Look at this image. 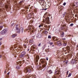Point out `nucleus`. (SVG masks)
<instances>
[{"instance_id": "30", "label": "nucleus", "mask_w": 78, "mask_h": 78, "mask_svg": "<svg viewBox=\"0 0 78 78\" xmlns=\"http://www.w3.org/2000/svg\"><path fill=\"white\" fill-rule=\"evenodd\" d=\"M38 0V2H39L40 3H41L42 2V1H44V0Z\"/></svg>"}, {"instance_id": "3", "label": "nucleus", "mask_w": 78, "mask_h": 78, "mask_svg": "<svg viewBox=\"0 0 78 78\" xmlns=\"http://www.w3.org/2000/svg\"><path fill=\"white\" fill-rule=\"evenodd\" d=\"M5 7L6 9L10 8H11V5H10V4H9V2L7 1L6 4H5Z\"/></svg>"}, {"instance_id": "56", "label": "nucleus", "mask_w": 78, "mask_h": 78, "mask_svg": "<svg viewBox=\"0 0 78 78\" xmlns=\"http://www.w3.org/2000/svg\"><path fill=\"white\" fill-rule=\"evenodd\" d=\"M2 45V42H0V45Z\"/></svg>"}, {"instance_id": "39", "label": "nucleus", "mask_w": 78, "mask_h": 78, "mask_svg": "<svg viewBox=\"0 0 78 78\" xmlns=\"http://www.w3.org/2000/svg\"><path fill=\"white\" fill-rule=\"evenodd\" d=\"M24 48H27V45L26 44H24Z\"/></svg>"}, {"instance_id": "16", "label": "nucleus", "mask_w": 78, "mask_h": 78, "mask_svg": "<svg viewBox=\"0 0 78 78\" xmlns=\"http://www.w3.org/2000/svg\"><path fill=\"white\" fill-rule=\"evenodd\" d=\"M64 32H62V33L61 34V37H64Z\"/></svg>"}, {"instance_id": "9", "label": "nucleus", "mask_w": 78, "mask_h": 78, "mask_svg": "<svg viewBox=\"0 0 78 78\" xmlns=\"http://www.w3.org/2000/svg\"><path fill=\"white\" fill-rule=\"evenodd\" d=\"M27 31H28V32H30V30H31V27L30 26L28 27V28L26 29Z\"/></svg>"}, {"instance_id": "36", "label": "nucleus", "mask_w": 78, "mask_h": 78, "mask_svg": "<svg viewBox=\"0 0 78 78\" xmlns=\"http://www.w3.org/2000/svg\"><path fill=\"white\" fill-rule=\"evenodd\" d=\"M66 48L67 50H70V48L68 46L66 47Z\"/></svg>"}, {"instance_id": "46", "label": "nucleus", "mask_w": 78, "mask_h": 78, "mask_svg": "<svg viewBox=\"0 0 78 78\" xmlns=\"http://www.w3.org/2000/svg\"><path fill=\"white\" fill-rule=\"evenodd\" d=\"M36 62H38V59H36Z\"/></svg>"}, {"instance_id": "48", "label": "nucleus", "mask_w": 78, "mask_h": 78, "mask_svg": "<svg viewBox=\"0 0 78 78\" xmlns=\"http://www.w3.org/2000/svg\"><path fill=\"white\" fill-rule=\"evenodd\" d=\"M46 59L47 61H48V57L46 58Z\"/></svg>"}, {"instance_id": "34", "label": "nucleus", "mask_w": 78, "mask_h": 78, "mask_svg": "<svg viewBox=\"0 0 78 78\" xmlns=\"http://www.w3.org/2000/svg\"><path fill=\"white\" fill-rule=\"evenodd\" d=\"M29 60H27V64H29V63H30V62H29Z\"/></svg>"}, {"instance_id": "26", "label": "nucleus", "mask_w": 78, "mask_h": 78, "mask_svg": "<svg viewBox=\"0 0 78 78\" xmlns=\"http://www.w3.org/2000/svg\"><path fill=\"white\" fill-rule=\"evenodd\" d=\"M7 75L6 76V77L8 78V77H9V72L7 73Z\"/></svg>"}, {"instance_id": "6", "label": "nucleus", "mask_w": 78, "mask_h": 78, "mask_svg": "<svg viewBox=\"0 0 78 78\" xmlns=\"http://www.w3.org/2000/svg\"><path fill=\"white\" fill-rule=\"evenodd\" d=\"M7 32V29H5L3 30L1 32V34H4Z\"/></svg>"}, {"instance_id": "49", "label": "nucleus", "mask_w": 78, "mask_h": 78, "mask_svg": "<svg viewBox=\"0 0 78 78\" xmlns=\"http://www.w3.org/2000/svg\"><path fill=\"white\" fill-rule=\"evenodd\" d=\"M41 27H42V25H40L39 26V28H40Z\"/></svg>"}, {"instance_id": "62", "label": "nucleus", "mask_w": 78, "mask_h": 78, "mask_svg": "<svg viewBox=\"0 0 78 78\" xmlns=\"http://www.w3.org/2000/svg\"><path fill=\"white\" fill-rule=\"evenodd\" d=\"M15 58H16V57H17V56H15Z\"/></svg>"}, {"instance_id": "11", "label": "nucleus", "mask_w": 78, "mask_h": 78, "mask_svg": "<svg viewBox=\"0 0 78 78\" xmlns=\"http://www.w3.org/2000/svg\"><path fill=\"white\" fill-rule=\"evenodd\" d=\"M37 38H41V34H38L37 35Z\"/></svg>"}, {"instance_id": "51", "label": "nucleus", "mask_w": 78, "mask_h": 78, "mask_svg": "<svg viewBox=\"0 0 78 78\" xmlns=\"http://www.w3.org/2000/svg\"><path fill=\"white\" fill-rule=\"evenodd\" d=\"M14 23H12L11 25V26H13V25H14Z\"/></svg>"}, {"instance_id": "19", "label": "nucleus", "mask_w": 78, "mask_h": 78, "mask_svg": "<svg viewBox=\"0 0 78 78\" xmlns=\"http://www.w3.org/2000/svg\"><path fill=\"white\" fill-rule=\"evenodd\" d=\"M48 6H49V8H46L44 9L45 10V11L47 10V9H48V8H50V6H51V5L50 4V5H48Z\"/></svg>"}, {"instance_id": "60", "label": "nucleus", "mask_w": 78, "mask_h": 78, "mask_svg": "<svg viewBox=\"0 0 78 78\" xmlns=\"http://www.w3.org/2000/svg\"><path fill=\"white\" fill-rule=\"evenodd\" d=\"M78 45H77V47H76V48H78Z\"/></svg>"}, {"instance_id": "18", "label": "nucleus", "mask_w": 78, "mask_h": 78, "mask_svg": "<svg viewBox=\"0 0 78 78\" xmlns=\"http://www.w3.org/2000/svg\"><path fill=\"white\" fill-rule=\"evenodd\" d=\"M41 64H45V61L44 60H42L41 61Z\"/></svg>"}, {"instance_id": "23", "label": "nucleus", "mask_w": 78, "mask_h": 78, "mask_svg": "<svg viewBox=\"0 0 78 78\" xmlns=\"http://www.w3.org/2000/svg\"><path fill=\"white\" fill-rule=\"evenodd\" d=\"M17 62V64H21V61H16Z\"/></svg>"}, {"instance_id": "7", "label": "nucleus", "mask_w": 78, "mask_h": 78, "mask_svg": "<svg viewBox=\"0 0 78 78\" xmlns=\"http://www.w3.org/2000/svg\"><path fill=\"white\" fill-rule=\"evenodd\" d=\"M45 21L47 23H49V22H50V18L48 17L46 18L45 19Z\"/></svg>"}, {"instance_id": "52", "label": "nucleus", "mask_w": 78, "mask_h": 78, "mask_svg": "<svg viewBox=\"0 0 78 78\" xmlns=\"http://www.w3.org/2000/svg\"><path fill=\"white\" fill-rule=\"evenodd\" d=\"M2 55H0V58H2Z\"/></svg>"}, {"instance_id": "57", "label": "nucleus", "mask_w": 78, "mask_h": 78, "mask_svg": "<svg viewBox=\"0 0 78 78\" xmlns=\"http://www.w3.org/2000/svg\"><path fill=\"white\" fill-rule=\"evenodd\" d=\"M22 11H23V12L25 11V9H23V10H22Z\"/></svg>"}, {"instance_id": "42", "label": "nucleus", "mask_w": 78, "mask_h": 78, "mask_svg": "<svg viewBox=\"0 0 78 78\" xmlns=\"http://www.w3.org/2000/svg\"><path fill=\"white\" fill-rule=\"evenodd\" d=\"M66 25H63V28H65V27H66Z\"/></svg>"}, {"instance_id": "43", "label": "nucleus", "mask_w": 78, "mask_h": 78, "mask_svg": "<svg viewBox=\"0 0 78 78\" xmlns=\"http://www.w3.org/2000/svg\"><path fill=\"white\" fill-rule=\"evenodd\" d=\"M16 68L17 69H20V68H19V66H18L16 67Z\"/></svg>"}, {"instance_id": "22", "label": "nucleus", "mask_w": 78, "mask_h": 78, "mask_svg": "<svg viewBox=\"0 0 78 78\" xmlns=\"http://www.w3.org/2000/svg\"><path fill=\"white\" fill-rule=\"evenodd\" d=\"M31 14H29L28 15V17H31Z\"/></svg>"}, {"instance_id": "29", "label": "nucleus", "mask_w": 78, "mask_h": 78, "mask_svg": "<svg viewBox=\"0 0 78 78\" xmlns=\"http://www.w3.org/2000/svg\"><path fill=\"white\" fill-rule=\"evenodd\" d=\"M4 1L3 0H1V2L2 3H0V6H1V5L2 4V2H3Z\"/></svg>"}, {"instance_id": "38", "label": "nucleus", "mask_w": 78, "mask_h": 78, "mask_svg": "<svg viewBox=\"0 0 78 78\" xmlns=\"http://www.w3.org/2000/svg\"><path fill=\"white\" fill-rule=\"evenodd\" d=\"M3 58L4 59H6V58L5 56H3Z\"/></svg>"}, {"instance_id": "41", "label": "nucleus", "mask_w": 78, "mask_h": 78, "mask_svg": "<svg viewBox=\"0 0 78 78\" xmlns=\"http://www.w3.org/2000/svg\"><path fill=\"white\" fill-rule=\"evenodd\" d=\"M73 23H71L70 25V27H72V26H73Z\"/></svg>"}, {"instance_id": "58", "label": "nucleus", "mask_w": 78, "mask_h": 78, "mask_svg": "<svg viewBox=\"0 0 78 78\" xmlns=\"http://www.w3.org/2000/svg\"><path fill=\"white\" fill-rule=\"evenodd\" d=\"M68 63V62H66V64H67Z\"/></svg>"}, {"instance_id": "54", "label": "nucleus", "mask_w": 78, "mask_h": 78, "mask_svg": "<svg viewBox=\"0 0 78 78\" xmlns=\"http://www.w3.org/2000/svg\"><path fill=\"white\" fill-rule=\"evenodd\" d=\"M23 62L24 63V62H25V61L24 60H23Z\"/></svg>"}, {"instance_id": "35", "label": "nucleus", "mask_w": 78, "mask_h": 78, "mask_svg": "<svg viewBox=\"0 0 78 78\" xmlns=\"http://www.w3.org/2000/svg\"><path fill=\"white\" fill-rule=\"evenodd\" d=\"M14 50V47H13V46H12L11 47V50Z\"/></svg>"}, {"instance_id": "5", "label": "nucleus", "mask_w": 78, "mask_h": 78, "mask_svg": "<svg viewBox=\"0 0 78 78\" xmlns=\"http://www.w3.org/2000/svg\"><path fill=\"white\" fill-rule=\"evenodd\" d=\"M26 54V52L25 51H23L21 53V55L20 56V58H23V57H24L25 56V54Z\"/></svg>"}, {"instance_id": "31", "label": "nucleus", "mask_w": 78, "mask_h": 78, "mask_svg": "<svg viewBox=\"0 0 78 78\" xmlns=\"http://www.w3.org/2000/svg\"><path fill=\"white\" fill-rule=\"evenodd\" d=\"M48 39H51V35H49L48 36Z\"/></svg>"}, {"instance_id": "61", "label": "nucleus", "mask_w": 78, "mask_h": 78, "mask_svg": "<svg viewBox=\"0 0 78 78\" xmlns=\"http://www.w3.org/2000/svg\"><path fill=\"white\" fill-rule=\"evenodd\" d=\"M54 45H52V47H54Z\"/></svg>"}, {"instance_id": "28", "label": "nucleus", "mask_w": 78, "mask_h": 78, "mask_svg": "<svg viewBox=\"0 0 78 78\" xmlns=\"http://www.w3.org/2000/svg\"><path fill=\"white\" fill-rule=\"evenodd\" d=\"M54 41H55H55H58V38L54 39Z\"/></svg>"}, {"instance_id": "8", "label": "nucleus", "mask_w": 78, "mask_h": 78, "mask_svg": "<svg viewBox=\"0 0 78 78\" xmlns=\"http://www.w3.org/2000/svg\"><path fill=\"white\" fill-rule=\"evenodd\" d=\"M57 42L58 46V47H61V46H62V43H61V42L58 41Z\"/></svg>"}, {"instance_id": "13", "label": "nucleus", "mask_w": 78, "mask_h": 78, "mask_svg": "<svg viewBox=\"0 0 78 78\" xmlns=\"http://www.w3.org/2000/svg\"><path fill=\"white\" fill-rule=\"evenodd\" d=\"M17 36L16 34H15L12 36V37H13V38H14V37H15L16 36Z\"/></svg>"}, {"instance_id": "25", "label": "nucleus", "mask_w": 78, "mask_h": 78, "mask_svg": "<svg viewBox=\"0 0 78 78\" xmlns=\"http://www.w3.org/2000/svg\"><path fill=\"white\" fill-rule=\"evenodd\" d=\"M67 45V43H64L62 44V46L65 47V46H66Z\"/></svg>"}, {"instance_id": "50", "label": "nucleus", "mask_w": 78, "mask_h": 78, "mask_svg": "<svg viewBox=\"0 0 78 78\" xmlns=\"http://www.w3.org/2000/svg\"><path fill=\"white\" fill-rule=\"evenodd\" d=\"M3 27L2 26H0V28H2Z\"/></svg>"}, {"instance_id": "10", "label": "nucleus", "mask_w": 78, "mask_h": 78, "mask_svg": "<svg viewBox=\"0 0 78 78\" xmlns=\"http://www.w3.org/2000/svg\"><path fill=\"white\" fill-rule=\"evenodd\" d=\"M20 33H23V27H21L20 29Z\"/></svg>"}, {"instance_id": "55", "label": "nucleus", "mask_w": 78, "mask_h": 78, "mask_svg": "<svg viewBox=\"0 0 78 78\" xmlns=\"http://www.w3.org/2000/svg\"><path fill=\"white\" fill-rule=\"evenodd\" d=\"M56 70H57V69H56L55 70V73H57V71H56Z\"/></svg>"}, {"instance_id": "1", "label": "nucleus", "mask_w": 78, "mask_h": 78, "mask_svg": "<svg viewBox=\"0 0 78 78\" xmlns=\"http://www.w3.org/2000/svg\"><path fill=\"white\" fill-rule=\"evenodd\" d=\"M53 71L51 70H50L46 72V75L49 78H50V74H51L53 73Z\"/></svg>"}, {"instance_id": "45", "label": "nucleus", "mask_w": 78, "mask_h": 78, "mask_svg": "<svg viewBox=\"0 0 78 78\" xmlns=\"http://www.w3.org/2000/svg\"><path fill=\"white\" fill-rule=\"evenodd\" d=\"M41 43L39 44H38V47H40V46H41Z\"/></svg>"}, {"instance_id": "20", "label": "nucleus", "mask_w": 78, "mask_h": 78, "mask_svg": "<svg viewBox=\"0 0 78 78\" xmlns=\"http://www.w3.org/2000/svg\"><path fill=\"white\" fill-rule=\"evenodd\" d=\"M36 59H39V56L37 55L36 56Z\"/></svg>"}, {"instance_id": "14", "label": "nucleus", "mask_w": 78, "mask_h": 78, "mask_svg": "<svg viewBox=\"0 0 78 78\" xmlns=\"http://www.w3.org/2000/svg\"><path fill=\"white\" fill-rule=\"evenodd\" d=\"M7 67H6L5 69V73H6V72H8V69H7Z\"/></svg>"}, {"instance_id": "21", "label": "nucleus", "mask_w": 78, "mask_h": 78, "mask_svg": "<svg viewBox=\"0 0 78 78\" xmlns=\"http://www.w3.org/2000/svg\"><path fill=\"white\" fill-rule=\"evenodd\" d=\"M23 1H21L19 3V5H22V3H23Z\"/></svg>"}, {"instance_id": "44", "label": "nucleus", "mask_w": 78, "mask_h": 78, "mask_svg": "<svg viewBox=\"0 0 78 78\" xmlns=\"http://www.w3.org/2000/svg\"><path fill=\"white\" fill-rule=\"evenodd\" d=\"M66 5V2H64L63 4V5H64V6H65V5Z\"/></svg>"}, {"instance_id": "24", "label": "nucleus", "mask_w": 78, "mask_h": 78, "mask_svg": "<svg viewBox=\"0 0 78 78\" xmlns=\"http://www.w3.org/2000/svg\"><path fill=\"white\" fill-rule=\"evenodd\" d=\"M71 75H72V73H69V75L68 76V78H69V77H70L71 76Z\"/></svg>"}, {"instance_id": "15", "label": "nucleus", "mask_w": 78, "mask_h": 78, "mask_svg": "<svg viewBox=\"0 0 78 78\" xmlns=\"http://www.w3.org/2000/svg\"><path fill=\"white\" fill-rule=\"evenodd\" d=\"M3 9H4V8H2V9H0V13H2V12L4 11V10H3Z\"/></svg>"}, {"instance_id": "2", "label": "nucleus", "mask_w": 78, "mask_h": 78, "mask_svg": "<svg viewBox=\"0 0 78 78\" xmlns=\"http://www.w3.org/2000/svg\"><path fill=\"white\" fill-rule=\"evenodd\" d=\"M25 72L27 73H31V69L30 67H27L24 70Z\"/></svg>"}, {"instance_id": "64", "label": "nucleus", "mask_w": 78, "mask_h": 78, "mask_svg": "<svg viewBox=\"0 0 78 78\" xmlns=\"http://www.w3.org/2000/svg\"><path fill=\"white\" fill-rule=\"evenodd\" d=\"M57 75H59V73H57Z\"/></svg>"}, {"instance_id": "32", "label": "nucleus", "mask_w": 78, "mask_h": 78, "mask_svg": "<svg viewBox=\"0 0 78 78\" xmlns=\"http://www.w3.org/2000/svg\"><path fill=\"white\" fill-rule=\"evenodd\" d=\"M66 12H64L63 14V17H64L65 16V15H66Z\"/></svg>"}, {"instance_id": "33", "label": "nucleus", "mask_w": 78, "mask_h": 78, "mask_svg": "<svg viewBox=\"0 0 78 78\" xmlns=\"http://www.w3.org/2000/svg\"><path fill=\"white\" fill-rule=\"evenodd\" d=\"M49 44L50 45H53V43L51 42H50L49 43Z\"/></svg>"}, {"instance_id": "12", "label": "nucleus", "mask_w": 78, "mask_h": 78, "mask_svg": "<svg viewBox=\"0 0 78 78\" xmlns=\"http://www.w3.org/2000/svg\"><path fill=\"white\" fill-rule=\"evenodd\" d=\"M76 60L74 59L73 60V61H71V62H73V64H75V62H76Z\"/></svg>"}, {"instance_id": "4", "label": "nucleus", "mask_w": 78, "mask_h": 78, "mask_svg": "<svg viewBox=\"0 0 78 78\" xmlns=\"http://www.w3.org/2000/svg\"><path fill=\"white\" fill-rule=\"evenodd\" d=\"M19 25H17L16 26V31L19 34L20 33V29L18 27Z\"/></svg>"}, {"instance_id": "53", "label": "nucleus", "mask_w": 78, "mask_h": 78, "mask_svg": "<svg viewBox=\"0 0 78 78\" xmlns=\"http://www.w3.org/2000/svg\"><path fill=\"white\" fill-rule=\"evenodd\" d=\"M2 38H0V41H2Z\"/></svg>"}, {"instance_id": "27", "label": "nucleus", "mask_w": 78, "mask_h": 78, "mask_svg": "<svg viewBox=\"0 0 78 78\" xmlns=\"http://www.w3.org/2000/svg\"><path fill=\"white\" fill-rule=\"evenodd\" d=\"M30 43H32L33 42V40H30V41H29Z\"/></svg>"}, {"instance_id": "37", "label": "nucleus", "mask_w": 78, "mask_h": 78, "mask_svg": "<svg viewBox=\"0 0 78 78\" xmlns=\"http://www.w3.org/2000/svg\"><path fill=\"white\" fill-rule=\"evenodd\" d=\"M47 32H47V31H44V34H47Z\"/></svg>"}, {"instance_id": "47", "label": "nucleus", "mask_w": 78, "mask_h": 78, "mask_svg": "<svg viewBox=\"0 0 78 78\" xmlns=\"http://www.w3.org/2000/svg\"><path fill=\"white\" fill-rule=\"evenodd\" d=\"M46 46V45L44 44V48H45V46Z\"/></svg>"}, {"instance_id": "40", "label": "nucleus", "mask_w": 78, "mask_h": 78, "mask_svg": "<svg viewBox=\"0 0 78 78\" xmlns=\"http://www.w3.org/2000/svg\"><path fill=\"white\" fill-rule=\"evenodd\" d=\"M69 75V71H67L66 72V75Z\"/></svg>"}, {"instance_id": "59", "label": "nucleus", "mask_w": 78, "mask_h": 78, "mask_svg": "<svg viewBox=\"0 0 78 78\" xmlns=\"http://www.w3.org/2000/svg\"><path fill=\"white\" fill-rule=\"evenodd\" d=\"M64 48H62V50H64Z\"/></svg>"}, {"instance_id": "63", "label": "nucleus", "mask_w": 78, "mask_h": 78, "mask_svg": "<svg viewBox=\"0 0 78 78\" xmlns=\"http://www.w3.org/2000/svg\"><path fill=\"white\" fill-rule=\"evenodd\" d=\"M57 69H58V67H57Z\"/></svg>"}, {"instance_id": "17", "label": "nucleus", "mask_w": 78, "mask_h": 78, "mask_svg": "<svg viewBox=\"0 0 78 78\" xmlns=\"http://www.w3.org/2000/svg\"><path fill=\"white\" fill-rule=\"evenodd\" d=\"M18 46V45H17V44H16L14 45L13 46L14 48H17V47Z\"/></svg>"}]
</instances>
